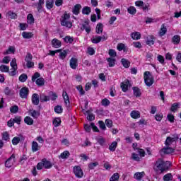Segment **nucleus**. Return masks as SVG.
<instances>
[{
	"instance_id": "obj_1",
	"label": "nucleus",
	"mask_w": 181,
	"mask_h": 181,
	"mask_svg": "<svg viewBox=\"0 0 181 181\" xmlns=\"http://www.w3.org/2000/svg\"><path fill=\"white\" fill-rule=\"evenodd\" d=\"M61 25L62 26H66V28H71L73 26V23L70 21V14L65 13L61 18Z\"/></svg>"
},
{
	"instance_id": "obj_2",
	"label": "nucleus",
	"mask_w": 181,
	"mask_h": 181,
	"mask_svg": "<svg viewBox=\"0 0 181 181\" xmlns=\"http://www.w3.org/2000/svg\"><path fill=\"white\" fill-rule=\"evenodd\" d=\"M53 166V164L49 160L46 158H43L41 162L38 163L37 165V169L40 170L45 168V169H50Z\"/></svg>"
},
{
	"instance_id": "obj_3",
	"label": "nucleus",
	"mask_w": 181,
	"mask_h": 181,
	"mask_svg": "<svg viewBox=\"0 0 181 181\" xmlns=\"http://www.w3.org/2000/svg\"><path fill=\"white\" fill-rule=\"evenodd\" d=\"M39 77H40V74L38 72L35 73L32 76V81H35L37 86L42 87V86H45V79Z\"/></svg>"
},
{
	"instance_id": "obj_4",
	"label": "nucleus",
	"mask_w": 181,
	"mask_h": 181,
	"mask_svg": "<svg viewBox=\"0 0 181 181\" xmlns=\"http://www.w3.org/2000/svg\"><path fill=\"white\" fill-rule=\"evenodd\" d=\"M179 139V136L177 134H175L173 136L167 137L165 144V146H175L176 145V141Z\"/></svg>"
},
{
	"instance_id": "obj_5",
	"label": "nucleus",
	"mask_w": 181,
	"mask_h": 181,
	"mask_svg": "<svg viewBox=\"0 0 181 181\" xmlns=\"http://www.w3.org/2000/svg\"><path fill=\"white\" fill-rule=\"evenodd\" d=\"M144 82L148 87H151L153 84V76L151 74V72L146 71L144 73Z\"/></svg>"
},
{
	"instance_id": "obj_6",
	"label": "nucleus",
	"mask_w": 181,
	"mask_h": 181,
	"mask_svg": "<svg viewBox=\"0 0 181 181\" xmlns=\"http://www.w3.org/2000/svg\"><path fill=\"white\" fill-rule=\"evenodd\" d=\"M155 169L157 172L162 173L165 172V162L162 159H159L156 161L155 165Z\"/></svg>"
},
{
	"instance_id": "obj_7",
	"label": "nucleus",
	"mask_w": 181,
	"mask_h": 181,
	"mask_svg": "<svg viewBox=\"0 0 181 181\" xmlns=\"http://www.w3.org/2000/svg\"><path fill=\"white\" fill-rule=\"evenodd\" d=\"M74 173L76 176V177H83L84 173H83V170H81V167L76 166L74 168Z\"/></svg>"
},
{
	"instance_id": "obj_8",
	"label": "nucleus",
	"mask_w": 181,
	"mask_h": 181,
	"mask_svg": "<svg viewBox=\"0 0 181 181\" xmlns=\"http://www.w3.org/2000/svg\"><path fill=\"white\" fill-rule=\"evenodd\" d=\"M138 144L136 143H134L132 144V148L134 151H137L138 153L140 155L141 158L145 157V151L142 148H138Z\"/></svg>"
},
{
	"instance_id": "obj_9",
	"label": "nucleus",
	"mask_w": 181,
	"mask_h": 181,
	"mask_svg": "<svg viewBox=\"0 0 181 181\" xmlns=\"http://www.w3.org/2000/svg\"><path fill=\"white\" fill-rule=\"evenodd\" d=\"M28 95H29V88L26 87H23L20 90V97L21 98H28Z\"/></svg>"
},
{
	"instance_id": "obj_10",
	"label": "nucleus",
	"mask_w": 181,
	"mask_h": 181,
	"mask_svg": "<svg viewBox=\"0 0 181 181\" xmlns=\"http://www.w3.org/2000/svg\"><path fill=\"white\" fill-rule=\"evenodd\" d=\"M15 163V155H12L5 163L6 168H11Z\"/></svg>"
},
{
	"instance_id": "obj_11",
	"label": "nucleus",
	"mask_w": 181,
	"mask_h": 181,
	"mask_svg": "<svg viewBox=\"0 0 181 181\" xmlns=\"http://www.w3.org/2000/svg\"><path fill=\"white\" fill-rule=\"evenodd\" d=\"M144 177H145V172L144 171L135 173L134 175V179L139 181L142 180V178H144Z\"/></svg>"
},
{
	"instance_id": "obj_12",
	"label": "nucleus",
	"mask_w": 181,
	"mask_h": 181,
	"mask_svg": "<svg viewBox=\"0 0 181 181\" xmlns=\"http://www.w3.org/2000/svg\"><path fill=\"white\" fill-rule=\"evenodd\" d=\"M146 43L148 46H152L155 44V37L153 35H148L146 37Z\"/></svg>"
},
{
	"instance_id": "obj_13",
	"label": "nucleus",
	"mask_w": 181,
	"mask_h": 181,
	"mask_svg": "<svg viewBox=\"0 0 181 181\" xmlns=\"http://www.w3.org/2000/svg\"><path fill=\"white\" fill-rule=\"evenodd\" d=\"M168 32V28H166V25L165 24H163L160 28V30L158 31V35L162 37V36H165Z\"/></svg>"
},
{
	"instance_id": "obj_14",
	"label": "nucleus",
	"mask_w": 181,
	"mask_h": 181,
	"mask_svg": "<svg viewBox=\"0 0 181 181\" xmlns=\"http://www.w3.org/2000/svg\"><path fill=\"white\" fill-rule=\"evenodd\" d=\"M130 116L133 119H138L139 118H141V112L138 110H133L131 112Z\"/></svg>"
},
{
	"instance_id": "obj_15",
	"label": "nucleus",
	"mask_w": 181,
	"mask_h": 181,
	"mask_svg": "<svg viewBox=\"0 0 181 181\" xmlns=\"http://www.w3.org/2000/svg\"><path fill=\"white\" fill-rule=\"evenodd\" d=\"M128 87H129V81L125 80L124 82L122 83L121 88L124 93L126 91H128Z\"/></svg>"
},
{
	"instance_id": "obj_16",
	"label": "nucleus",
	"mask_w": 181,
	"mask_h": 181,
	"mask_svg": "<svg viewBox=\"0 0 181 181\" xmlns=\"http://www.w3.org/2000/svg\"><path fill=\"white\" fill-rule=\"evenodd\" d=\"M52 47H54L55 49H59L62 46V42L60 40L54 38L52 41Z\"/></svg>"
},
{
	"instance_id": "obj_17",
	"label": "nucleus",
	"mask_w": 181,
	"mask_h": 181,
	"mask_svg": "<svg viewBox=\"0 0 181 181\" xmlns=\"http://www.w3.org/2000/svg\"><path fill=\"white\" fill-rule=\"evenodd\" d=\"M81 29L82 30H86V32L88 33H90V32H91V27H90V25L88 24V23H86V22L82 24Z\"/></svg>"
},
{
	"instance_id": "obj_18",
	"label": "nucleus",
	"mask_w": 181,
	"mask_h": 181,
	"mask_svg": "<svg viewBox=\"0 0 181 181\" xmlns=\"http://www.w3.org/2000/svg\"><path fill=\"white\" fill-rule=\"evenodd\" d=\"M70 67L74 70H76V69H77V59L71 58L70 59Z\"/></svg>"
},
{
	"instance_id": "obj_19",
	"label": "nucleus",
	"mask_w": 181,
	"mask_h": 181,
	"mask_svg": "<svg viewBox=\"0 0 181 181\" xmlns=\"http://www.w3.org/2000/svg\"><path fill=\"white\" fill-rule=\"evenodd\" d=\"M32 103L34 104V105H39V95L37 93H34L32 96Z\"/></svg>"
},
{
	"instance_id": "obj_20",
	"label": "nucleus",
	"mask_w": 181,
	"mask_h": 181,
	"mask_svg": "<svg viewBox=\"0 0 181 181\" xmlns=\"http://www.w3.org/2000/svg\"><path fill=\"white\" fill-rule=\"evenodd\" d=\"M31 149L33 152H37L40 149V146H39V144L36 141H33L32 146H31Z\"/></svg>"
},
{
	"instance_id": "obj_21",
	"label": "nucleus",
	"mask_w": 181,
	"mask_h": 181,
	"mask_svg": "<svg viewBox=\"0 0 181 181\" xmlns=\"http://www.w3.org/2000/svg\"><path fill=\"white\" fill-rule=\"evenodd\" d=\"M132 39L133 40H139L141 39V33L139 32H134L131 34Z\"/></svg>"
},
{
	"instance_id": "obj_22",
	"label": "nucleus",
	"mask_w": 181,
	"mask_h": 181,
	"mask_svg": "<svg viewBox=\"0 0 181 181\" xmlns=\"http://www.w3.org/2000/svg\"><path fill=\"white\" fill-rule=\"evenodd\" d=\"M80 9H81V5L80 4H76L74 6L73 8V14L74 15H78L80 13Z\"/></svg>"
},
{
	"instance_id": "obj_23",
	"label": "nucleus",
	"mask_w": 181,
	"mask_h": 181,
	"mask_svg": "<svg viewBox=\"0 0 181 181\" xmlns=\"http://www.w3.org/2000/svg\"><path fill=\"white\" fill-rule=\"evenodd\" d=\"M27 23L29 25H33L35 23V18H33V15L31 13L27 16Z\"/></svg>"
},
{
	"instance_id": "obj_24",
	"label": "nucleus",
	"mask_w": 181,
	"mask_h": 181,
	"mask_svg": "<svg viewBox=\"0 0 181 181\" xmlns=\"http://www.w3.org/2000/svg\"><path fill=\"white\" fill-rule=\"evenodd\" d=\"M103 29H104V25H103V23H98L96 26V33H98V35L103 33Z\"/></svg>"
},
{
	"instance_id": "obj_25",
	"label": "nucleus",
	"mask_w": 181,
	"mask_h": 181,
	"mask_svg": "<svg viewBox=\"0 0 181 181\" xmlns=\"http://www.w3.org/2000/svg\"><path fill=\"white\" fill-rule=\"evenodd\" d=\"M163 152H164V153H173V152H175V148L170 147V146H166V148H164L163 149Z\"/></svg>"
},
{
	"instance_id": "obj_26",
	"label": "nucleus",
	"mask_w": 181,
	"mask_h": 181,
	"mask_svg": "<svg viewBox=\"0 0 181 181\" xmlns=\"http://www.w3.org/2000/svg\"><path fill=\"white\" fill-rule=\"evenodd\" d=\"M122 64L124 66L125 69H128L129 66H131V62H129L127 59H122L121 60Z\"/></svg>"
},
{
	"instance_id": "obj_27",
	"label": "nucleus",
	"mask_w": 181,
	"mask_h": 181,
	"mask_svg": "<svg viewBox=\"0 0 181 181\" xmlns=\"http://www.w3.org/2000/svg\"><path fill=\"white\" fill-rule=\"evenodd\" d=\"M54 4V0H46V8H47V9H52V8H53Z\"/></svg>"
},
{
	"instance_id": "obj_28",
	"label": "nucleus",
	"mask_w": 181,
	"mask_h": 181,
	"mask_svg": "<svg viewBox=\"0 0 181 181\" xmlns=\"http://www.w3.org/2000/svg\"><path fill=\"white\" fill-rule=\"evenodd\" d=\"M82 13L83 15H90V13H91V8L88 6L83 7L82 9Z\"/></svg>"
},
{
	"instance_id": "obj_29",
	"label": "nucleus",
	"mask_w": 181,
	"mask_h": 181,
	"mask_svg": "<svg viewBox=\"0 0 181 181\" xmlns=\"http://www.w3.org/2000/svg\"><path fill=\"white\" fill-rule=\"evenodd\" d=\"M62 97L64 100L66 105H69V104H70V100H69V95H67V92H63Z\"/></svg>"
},
{
	"instance_id": "obj_30",
	"label": "nucleus",
	"mask_w": 181,
	"mask_h": 181,
	"mask_svg": "<svg viewBox=\"0 0 181 181\" xmlns=\"http://www.w3.org/2000/svg\"><path fill=\"white\" fill-rule=\"evenodd\" d=\"M15 53V47H9L7 50L4 52V54H13Z\"/></svg>"
},
{
	"instance_id": "obj_31",
	"label": "nucleus",
	"mask_w": 181,
	"mask_h": 181,
	"mask_svg": "<svg viewBox=\"0 0 181 181\" xmlns=\"http://www.w3.org/2000/svg\"><path fill=\"white\" fill-rule=\"evenodd\" d=\"M141 156L138 155L135 153H132V159H133V160H135L136 162H139V160H141Z\"/></svg>"
},
{
	"instance_id": "obj_32",
	"label": "nucleus",
	"mask_w": 181,
	"mask_h": 181,
	"mask_svg": "<svg viewBox=\"0 0 181 181\" xmlns=\"http://www.w3.org/2000/svg\"><path fill=\"white\" fill-rule=\"evenodd\" d=\"M24 122H25L27 125H33V119L30 117H26L24 119Z\"/></svg>"
},
{
	"instance_id": "obj_33",
	"label": "nucleus",
	"mask_w": 181,
	"mask_h": 181,
	"mask_svg": "<svg viewBox=\"0 0 181 181\" xmlns=\"http://www.w3.org/2000/svg\"><path fill=\"white\" fill-rule=\"evenodd\" d=\"M180 42V36H179L178 35H174L173 37V43H174V45H179Z\"/></svg>"
},
{
	"instance_id": "obj_34",
	"label": "nucleus",
	"mask_w": 181,
	"mask_h": 181,
	"mask_svg": "<svg viewBox=\"0 0 181 181\" xmlns=\"http://www.w3.org/2000/svg\"><path fill=\"white\" fill-rule=\"evenodd\" d=\"M117 146H118V143L117 141H113L111 145L109 146L110 151L114 152L115 149H117Z\"/></svg>"
},
{
	"instance_id": "obj_35",
	"label": "nucleus",
	"mask_w": 181,
	"mask_h": 181,
	"mask_svg": "<svg viewBox=\"0 0 181 181\" xmlns=\"http://www.w3.org/2000/svg\"><path fill=\"white\" fill-rule=\"evenodd\" d=\"M107 62L109 64V67H114V66H115V59H114L112 57L108 58Z\"/></svg>"
},
{
	"instance_id": "obj_36",
	"label": "nucleus",
	"mask_w": 181,
	"mask_h": 181,
	"mask_svg": "<svg viewBox=\"0 0 181 181\" xmlns=\"http://www.w3.org/2000/svg\"><path fill=\"white\" fill-rule=\"evenodd\" d=\"M22 36L24 39H30L33 36V34L32 33L23 32Z\"/></svg>"
},
{
	"instance_id": "obj_37",
	"label": "nucleus",
	"mask_w": 181,
	"mask_h": 181,
	"mask_svg": "<svg viewBox=\"0 0 181 181\" xmlns=\"http://www.w3.org/2000/svg\"><path fill=\"white\" fill-rule=\"evenodd\" d=\"M0 71L2 73H8V72H9V66H8L6 65H1L0 66Z\"/></svg>"
},
{
	"instance_id": "obj_38",
	"label": "nucleus",
	"mask_w": 181,
	"mask_h": 181,
	"mask_svg": "<svg viewBox=\"0 0 181 181\" xmlns=\"http://www.w3.org/2000/svg\"><path fill=\"white\" fill-rule=\"evenodd\" d=\"M69 156H70V152H69L68 151H64L62 153H61L60 155V158L62 159H67L69 158Z\"/></svg>"
},
{
	"instance_id": "obj_39",
	"label": "nucleus",
	"mask_w": 181,
	"mask_h": 181,
	"mask_svg": "<svg viewBox=\"0 0 181 181\" xmlns=\"http://www.w3.org/2000/svg\"><path fill=\"white\" fill-rule=\"evenodd\" d=\"M40 100L42 103H46L50 100V97L45 95H41L40 97Z\"/></svg>"
},
{
	"instance_id": "obj_40",
	"label": "nucleus",
	"mask_w": 181,
	"mask_h": 181,
	"mask_svg": "<svg viewBox=\"0 0 181 181\" xmlns=\"http://www.w3.org/2000/svg\"><path fill=\"white\" fill-rule=\"evenodd\" d=\"M16 70H18V68L11 67L10 71H8L9 76H16V74H18V71Z\"/></svg>"
},
{
	"instance_id": "obj_41",
	"label": "nucleus",
	"mask_w": 181,
	"mask_h": 181,
	"mask_svg": "<svg viewBox=\"0 0 181 181\" xmlns=\"http://www.w3.org/2000/svg\"><path fill=\"white\" fill-rule=\"evenodd\" d=\"M119 180V174L117 173L113 174L110 179V181H118Z\"/></svg>"
},
{
	"instance_id": "obj_42",
	"label": "nucleus",
	"mask_w": 181,
	"mask_h": 181,
	"mask_svg": "<svg viewBox=\"0 0 181 181\" xmlns=\"http://www.w3.org/2000/svg\"><path fill=\"white\" fill-rule=\"evenodd\" d=\"M10 111L12 114H16L19 111V107L18 105H13L10 107Z\"/></svg>"
},
{
	"instance_id": "obj_43",
	"label": "nucleus",
	"mask_w": 181,
	"mask_h": 181,
	"mask_svg": "<svg viewBox=\"0 0 181 181\" xmlns=\"http://www.w3.org/2000/svg\"><path fill=\"white\" fill-rule=\"evenodd\" d=\"M134 94L136 97H141V90L139 88H133Z\"/></svg>"
},
{
	"instance_id": "obj_44",
	"label": "nucleus",
	"mask_w": 181,
	"mask_h": 181,
	"mask_svg": "<svg viewBox=\"0 0 181 181\" xmlns=\"http://www.w3.org/2000/svg\"><path fill=\"white\" fill-rule=\"evenodd\" d=\"M127 12L131 15H135V13H136V8L134 6H130L128 8Z\"/></svg>"
},
{
	"instance_id": "obj_45",
	"label": "nucleus",
	"mask_w": 181,
	"mask_h": 181,
	"mask_svg": "<svg viewBox=\"0 0 181 181\" xmlns=\"http://www.w3.org/2000/svg\"><path fill=\"white\" fill-rule=\"evenodd\" d=\"M60 124H62V120L60 119V118L57 117V118L54 119V120H53L54 126L59 127Z\"/></svg>"
},
{
	"instance_id": "obj_46",
	"label": "nucleus",
	"mask_w": 181,
	"mask_h": 181,
	"mask_svg": "<svg viewBox=\"0 0 181 181\" xmlns=\"http://www.w3.org/2000/svg\"><path fill=\"white\" fill-rule=\"evenodd\" d=\"M26 80H28L27 74H23L19 76V81H21V83H25Z\"/></svg>"
},
{
	"instance_id": "obj_47",
	"label": "nucleus",
	"mask_w": 181,
	"mask_h": 181,
	"mask_svg": "<svg viewBox=\"0 0 181 181\" xmlns=\"http://www.w3.org/2000/svg\"><path fill=\"white\" fill-rule=\"evenodd\" d=\"M11 142L13 145H18L21 142V136L13 137Z\"/></svg>"
},
{
	"instance_id": "obj_48",
	"label": "nucleus",
	"mask_w": 181,
	"mask_h": 181,
	"mask_svg": "<svg viewBox=\"0 0 181 181\" xmlns=\"http://www.w3.org/2000/svg\"><path fill=\"white\" fill-rule=\"evenodd\" d=\"M173 179V176H172V174L170 173H168L165 175L163 177L164 181H170V180H172Z\"/></svg>"
},
{
	"instance_id": "obj_49",
	"label": "nucleus",
	"mask_w": 181,
	"mask_h": 181,
	"mask_svg": "<svg viewBox=\"0 0 181 181\" xmlns=\"http://www.w3.org/2000/svg\"><path fill=\"white\" fill-rule=\"evenodd\" d=\"M64 42H66V43H73V42L74 41V38L71 36H66L64 38Z\"/></svg>"
},
{
	"instance_id": "obj_50",
	"label": "nucleus",
	"mask_w": 181,
	"mask_h": 181,
	"mask_svg": "<svg viewBox=\"0 0 181 181\" xmlns=\"http://www.w3.org/2000/svg\"><path fill=\"white\" fill-rule=\"evenodd\" d=\"M7 16H8V18H10V19H16L17 18L16 13L12 11H8L7 13Z\"/></svg>"
},
{
	"instance_id": "obj_51",
	"label": "nucleus",
	"mask_w": 181,
	"mask_h": 181,
	"mask_svg": "<svg viewBox=\"0 0 181 181\" xmlns=\"http://www.w3.org/2000/svg\"><path fill=\"white\" fill-rule=\"evenodd\" d=\"M92 43H100V42L101 41V37L100 36H95L93 38H92L91 40Z\"/></svg>"
},
{
	"instance_id": "obj_52",
	"label": "nucleus",
	"mask_w": 181,
	"mask_h": 181,
	"mask_svg": "<svg viewBox=\"0 0 181 181\" xmlns=\"http://www.w3.org/2000/svg\"><path fill=\"white\" fill-rule=\"evenodd\" d=\"M66 56H67V51L64 50L63 52H59V58L62 59V60H64V59H66Z\"/></svg>"
},
{
	"instance_id": "obj_53",
	"label": "nucleus",
	"mask_w": 181,
	"mask_h": 181,
	"mask_svg": "<svg viewBox=\"0 0 181 181\" xmlns=\"http://www.w3.org/2000/svg\"><path fill=\"white\" fill-rule=\"evenodd\" d=\"M54 112L57 113V114H62L63 112V108L62 107V106H56L54 107Z\"/></svg>"
},
{
	"instance_id": "obj_54",
	"label": "nucleus",
	"mask_w": 181,
	"mask_h": 181,
	"mask_svg": "<svg viewBox=\"0 0 181 181\" xmlns=\"http://www.w3.org/2000/svg\"><path fill=\"white\" fill-rule=\"evenodd\" d=\"M97 166H98V162L90 163L88 164V168L91 170L95 169Z\"/></svg>"
},
{
	"instance_id": "obj_55",
	"label": "nucleus",
	"mask_w": 181,
	"mask_h": 181,
	"mask_svg": "<svg viewBox=\"0 0 181 181\" xmlns=\"http://www.w3.org/2000/svg\"><path fill=\"white\" fill-rule=\"evenodd\" d=\"M98 124L100 129H103V131H105L107 129V127H105V123H104V122L100 120L98 122Z\"/></svg>"
},
{
	"instance_id": "obj_56",
	"label": "nucleus",
	"mask_w": 181,
	"mask_h": 181,
	"mask_svg": "<svg viewBox=\"0 0 181 181\" xmlns=\"http://www.w3.org/2000/svg\"><path fill=\"white\" fill-rule=\"evenodd\" d=\"M109 56H110V57H115L117 56V52H115V49H109Z\"/></svg>"
},
{
	"instance_id": "obj_57",
	"label": "nucleus",
	"mask_w": 181,
	"mask_h": 181,
	"mask_svg": "<svg viewBox=\"0 0 181 181\" xmlns=\"http://www.w3.org/2000/svg\"><path fill=\"white\" fill-rule=\"evenodd\" d=\"M177 108H179V103H173L171 106L170 110L173 111V112H175Z\"/></svg>"
},
{
	"instance_id": "obj_58",
	"label": "nucleus",
	"mask_w": 181,
	"mask_h": 181,
	"mask_svg": "<svg viewBox=\"0 0 181 181\" xmlns=\"http://www.w3.org/2000/svg\"><path fill=\"white\" fill-rule=\"evenodd\" d=\"M110 100H108V99L105 98L103 100H102L101 104L102 105H103L104 107H107L108 105H110Z\"/></svg>"
},
{
	"instance_id": "obj_59",
	"label": "nucleus",
	"mask_w": 181,
	"mask_h": 181,
	"mask_svg": "<svg viewBox=\"0 0 181 181\" xmlns=\"http://www.w3.org/2000/svg\"><path fill=\"white\" fill-rule=\"evenodd\" d=\"M105 122L107 128H112V120L107 119Z\"/></svg>"
},
{
	"instance_id": "obj_60",
	"label": "nucleus",
	"mask_w": 181,
	"mask_h": 181,
	"mask_svg": "<svg viewBox=\"0 0 181 181\" xmlns=\"http://www.w3.org/2000/svg\"><path fill=\"white\" fill-rule=\"evenodd\" d=\"M117 50H119V52H121V50H125V45L122 43L118 44L117 46Z\"/></svg>"
},
{
	"instance_id": "obj_61",
	"label": "nucleus",
	"mask_w": 181,
	"mask_h": 181,
	"mask_svg": "<svg viewBox=\"0 0 181 181\" xmlns=\"http://www.w3.org/2000/svg\"><path fill=\"white\" fill-rule=\"evenodd\" d=\"M32 59H33V56H32L30 53H28L25 56V60L26 62H32Z\"/></svg>"
},
{
	"instance_id": "obj_62",
	"label": "nucleus",
	"mask_w": 181,
	"mask_h": 181,
	"mask_svg": "<svg viewBox=\"0 0 181 181\" xmlns=\"http://www.w3.org/2000/svg\"><path fill=\"white\" fill-rule=\"evenodd\" d=\"M133 46H134V47H136V49H141L142 48V44H141L139 42H134Z\"/></svg>"
},
{
	"instance_id": "obj_63",
	"label": "nucleus",
	"mask_w": 181,
	"mask_h": 181,
	"mask_svg": "<svg viewBox=\"0 0 181 181\" xmlns=\"http://www.w3.org/2000/svg\"><path fill=\"white\" fill-rule=\"evenodd\" d=\"M2 136L4 141H8L9 139V134L6 132H3Z\"/></svg>"
},
{
	"instance_id": "obj_64",
	"label": "nucleus",
	"mask_w": 181,
	"mask_h": 181,
	"mask_svg": "<svg viewBox=\"0 0 181 181\" xmlns=\"http://www.w3.org/2000/svg\"><path fill=\"white\" fill-rule=\"evenodd\" d=\"M162 118H163V115L162 113H158L156 115V121H162Z\"/></svg>"
}]
</instances>
